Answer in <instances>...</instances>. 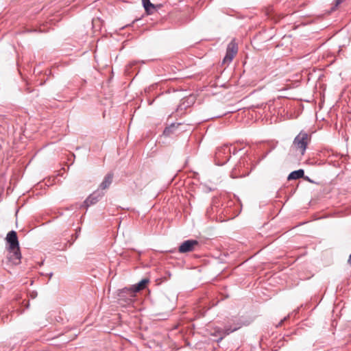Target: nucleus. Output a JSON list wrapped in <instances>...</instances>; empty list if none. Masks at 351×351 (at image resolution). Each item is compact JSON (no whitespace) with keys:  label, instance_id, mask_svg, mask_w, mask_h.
I'll list each match as a JSON object with an SVG mask.
<instances>
[{"label":"nucleus","instance_id":"obj_10","mask_svg":"<svg viewBox=\"0 0 351 351\" xmlns=\"http://www.w3.org/2000/svg\"><path fill=\"white\" fill-rule=\"evenodd\" d=\"M304 171L303 169H299L297 171H292L288 176L287 179L289 180H297L300 178H304Z\"/></svg>","mask_w":351,"mask_h":351},{"label":"nucleus","instance_id":"obj_6","mask_svg":"<svg viewBox=\"0 0 351 351\" xmlns=\"http://www.w3.org/2000/svg\"><path fill=\"white\" fill-rule=\"evenodd\" d=\"M197 245L198 242L196 240H186L180 245L178 251L180 253L190 252L193 251Z\"/></svg>","mask_w":351,"mask_h":351},{"label":"nucleus","instance_id":"obj_9","mask_svg":"<svg viewBox=\"0 0 351 351\" xmlns=\"http://www.w3.org/2000/svg\"><path fill=\"white\" fill-rule=\"evenodd\" d=\"M113 174L108 173L105 177L102 182L99 185V188L101 190L108 189L112 182Z\"/></svg>","mask_w":351,"mask_h":351},{"label":"nucleus","instance_id":"obj_1","mask_svg":"<svg viewBox=\"0 0 351 351\" xmlns=\"http://www.w3.org/2000/svg\"><path fill=\"white\" fill-rule=\"evenodd\" d=\"M7 248L9 251L10 261L14 265H18L21 262V254L19 248V243L17 234L14 230L10 231L5 238Z\"/></svg>","mask_w":351,"mask_h":351},{"label":"nucleus","instance_id":"obj_8","mask_svg":"<svg viewBox=\"0 0 351 351\" xmlns=\"http://www.w3.org/2000/svg\"><path fill=\"white\" fill-rule=\"evenodd\" d=\"M143 5L147 14H153L162 5V4H153L152 1H142Z\"/></svg>","mask_w":351,"mask_h":351},{"label":"nucleus","instance_id":"obj_14","mask_svg":"<svg viewBox=\"0 0 351 351\" xmlns=\"http://www.w3.org/2000/svg\"><path fill=\"white\" fill-rule=\"evenodd\" d=\"M341 1H336L335 7H337V6L339 4V3H341Z\"/></svg>","mask_w":351,"mask_h":351},{"label":"nucleus","instance_id":"obj_2","mask_svg":"<svg viewBox=\"0 0 351 351\" xmlns=\"http://www.w3.org/2000/svg\"><path fill=\"white\" fill-rule=\"evenodd\" d=\"M149 282V280L143 279L138 284L133 286L131 288H125L121 290L119 293V300H123L125 297H128V303L132 302L134 300L135 294L136 292L143 289L146 285Z\"/></svg>","mask_w":351,"mask_h":351},{"label":"nucleus","instance_id":"obj_13","mask_svg":"<svg viewBox=\"0 0 351 351\" xmlns=\"http://www.w3.org/2000/svg\"><path fill=\"white\" fill-rule=\"evenodd\" d=\"M348 263H349L350 265H351V254L349 256Z\"/></svg>","mask_w":351,"mask_h":351},{"label":"nucleus","instance_id":"obj_15","mask_svg":"<svg viewBox=\"0 0 351 351\" xmlns=\"http://www.w3.org/2000/svg\"><path fill=\"white\" fill-rule=\"evenodd\" d=\"M282 322H283V320H281V322H280L279 324L281 325Z\"/></svg>","mask_w":351,"mask_h":351},{"label":"nucleus","instance_id":"obj_11","mask_svg":"<svg viewBox=\"0 0 351 351\" xmlns=\"http://www.w3.org/2000/svg\"><path fill=\"white\" fill-rule=\"evenodd\" d=\"M240 328H241V324H237L232 328L231 327L226 326V328H225V334L226 335H229L230 333L237 330V329H239Z\"/></svg>","mask_w":351,"mask_h":351},{"label":"nucleus","instance_id":"obj_7","mask_svg":"<svg viewBox=\"0 0 351 351\" xmlns=\"http://www.w3.org/2000/svg\"><path fill=\"white\" fill-rule=\"evenodd\" d=\"M104 195V193L96 191L90 194L86 199L84 201V204L86 207H88L91 205L96 204L103 196Z\"/></svg>","mask_w":351,"mask_h":351},{"label":"nucleus","instance_id":"obj_12","mask_svg":"<svg viewBox=\"0 0 351 351\" xmlns=\"http://www.w3.org/2000/svg\"><path fill=\"white\" fill-rule=\"evenodd\" d=\"M173 125H171V127H169V128H167L165 130L164 133H165V134H169V133L171 132V128H173Z\"/></svg>","mask_w":351,"mask_h":351},{"label":"nucleus","instance_id":"obj_4","mask_svg":"<svg viewBox=\"0 0 351 351\" xmlns=\"http://www.w3.org/2000/svg\"><path fill=\"white\" fill-rule=\"evenodd\" d=\"M230 158V149L227 145L217 149L215 153V160L217 165H222L227 162Z\"/></svg>","mask_w":351,"mask_h":351},{"label":"nucleus","instance_id":"obj_3","mask_svg":"<svg viewBox=\"0 0 351 351\" xmlns=\"http://www.w3.org/2000/svg\"><path fill=\"white\" fill-rule=\"evenodd\" d=\"M309 141L310 136L306 132H300L294 138L293 146L296 149L300 150L302 155H304Z\"/></svg>","mask_w":351,"mask_h":351},{"label":"nucleus","instance_id":"obj_5","mask_svg":"<svg viewBox=\"0 0 351 351\" xmlns=\"http://www.w3.org/2000/svg\"><path fill=\"white\" fill-rule=\"evenodd\" d=\"M237 45L234 40L231 41L228 45L226 54L223 60V63L230 62L232 60L234 56L237 53Z\"/></svg>","mask_w":351,"mask_h":351}]
</instances>
